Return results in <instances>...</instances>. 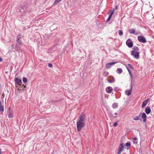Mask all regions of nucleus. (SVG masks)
Listing matches in <instances>:
<instances>
[{
  "instance_id": "obj_34",
  "label": "nucleus",
  "mask_w": 154,
  "mask_h": 154,
  "mask_svg": "<svg viewBox=\"0 0 154 154\" xmlns=\"http://www.w3.org/2000/svg\"><path fill=\"white\" fill-rule=\"evenodd\" d=\"M114 90L115 91H118V88L117 87H115Z\"/></svg>"
},
{
  "instance_id": "obj_36",
  "label": "nucleus",
  "mask_w": 154,
  "mask_h": 154,
  "mask_svg": "<svg viewBox=\"0 0 154 154\" xmlns=\"http://www.w3.org/2000/svg\"><path fill=\"white\" fill-rule=\"evenodd\" d=\"M115 9L116 10H117L118 9V6L117 5H116L115 8Z\"/></svg>"
},
{
  "instance_id": "obj_4",
  "label": "nucleus",
  "mask_w": 154,
  "mask_h": 154,
  "mask_svg": "<svg viewBox=\"0 0 154 154\" xmlns=\"http://www.w3.org/2000/svg\"><path fill=\"white\" fill-rule=\"evenodd\" d=\"M140 53L137 51H131V54L136 59H138L140 57Z\"/></svg>"
},
{
  "instance_id": "obj_17",
  "label": "nucleus",
  "mask_w": 154,
  "mask_h": 154,
  "mask_svg": "<svg viewBox=\"0 0 154 154\" xmlns=\"http://www.w3.org/2000/svg\"><path fill=\"white\" fill-rule=\"evenodd\" d=\"M8 117L9 118L11 119L13 117V113L11 111H9L8 112Z\"/></svg>"
},
{
  "instance_id": "obj_9",
  "label": "nucleus",
  "mask_w": 154,
  "mask_h": 154,
  "mask_svg": "<svg viewBox=\"0 0 154 154\" xmlns=\"http://www.w3.org/2000/svg\"><path fill=\"white\" fill-rule=\"evenodd\" d=\"M142 113L140 112L138 116H135L134 117L132 118L133 119L134 121H137L139 120L140 121L141 120V119H140V117L141 116Z\"/></svg>"
},
{
  "instance_id": "obj_10",
  "label": "nucleus",
  "mask_w": 154,
  "mask_h": 154,
  "mask_svg": "<svg viewBox=\"0 0 154 154\" xmlns=\"http://www.w3.org/2000/svg\"><path fill=\"white\" fill-rule=\"evenodd\" d=\"M15 83L17 85H20V83H22V80L21 79L17 78H15L14 79Z\"/></svg>"
},
{
  "instance_id": "obj_31",
  "label": "nucleus",
  "mask_w": 154,
  "mask_h": 154,
  "mask_svg": "<svg viewBox=\"0 0 154 154\" xmlns=\"http://www.w3.org/2000/svg\"><path fill=\"white\" fill-rule=\"evenodd\" d=\"M118 124L117 122H115L113 124V126L114 127H116L118 125Z\"/></svg>"
},
{
  "instance_id": "obj_33",
  "label": "nucleus",
  "mask_w": 154,
  "mask_h": 154,
  "mask_svg": "<svg viewBox=\"0 0 154 154\" xmlns=\"http://www.w3.org/2000/svg\"><path fill=\"white\" fill-rule=\"evenodd\" d=\"M48 66L50 67H52V64L51 63H48Z\"/></svg>"
},
{
  "instance_id": "obj_41",
  "label": "nucleus",
  "mask_w": 154,
  "mask_h": 154,
  "mask_svg": "<svg viewBox=\"0 0 154 154\" xmlns=\"http://www.w3.org/2000/svg\"><path fill=\"white\" fill-rule=\"evenodd\" d=\"M114 114H115L116 116V115L117 114V113H116H116H114Z\"/></svg>"
},
{
  "instance_id": "obj_46",
  "label": "nucleus",
  "mask_w": 154,
  "mask_h": 154,
  "mask_svg": "<svg viewBox=\"0 0 154 154\" xmlns=\"http://www.w3.org/2000/svg\"><path fill=\"white\" fill-rule=\"evenodd\" d=\"M123 154H125V153H123Z\"/></svg>"
},
{
  "instance_id": "obj_42",
  "label": "nucleus",
  "mask_w": 154,
  "mask_h": 154,
  "mask_svg": "<svg viewBox=\"0 0 154 154\" xmlns=\"http://www.w3.org/2000/svg\"><path fill=\"white\" fill-rule=\"evenodd\" d=\"M2 104V102L1 101H0V106H1V105Z\"/></svg>"
},
{
  "instance_id": "obj_3",
  "label": "nucleus",
  "mask_w": 154,
  "mask_h": 154,
  "mask_svg": "<svg viewBox=\"0 0 154 154\" xmlns=\"http://www.w3.org/2000/svg\"><path fill=\"white\" fill-rule=\"evenodd\" d=\"M124 148L126 149V148L125 147L124 143H120L118 149L117 154H121V153L123 151Z\"/></svg>"
},
{
  "instance_id": "obj_39",
  "label": "nucleus",
  "mask_w": 154,
  "mask_h": 154,
  "mask_svg": "<svg viewBox=\"0 0 154 154\" xmlns=\"http://www.w3.org/2000/svg\"><path fill=\"white\" fill-rule=\"evenodd\" d=\"M126 68H127V69L128 70H128H130L129 69H128V67H126Z\"/></svg>"
},
{
  "instance_id": "obj_35",
  "label": "nucleus",
  "mask_w": 154,
  "mask_h": 154,
  "mask_svg": "<svg viewBox=\"0 0 154 154\" xmlns=\"http://www.w3.org/2000/svg\"><path fill=\"white\" fill-rule=\"evenodd\" d=\"M133 139L134 140H137V138L136 137H133Z\"/></svg>"
},
{
  "instance_id": "obj_24",
  "label": "nucleus",
  "mask_w": 154,
  "mask_h": 154,
  "mask_svg": "<svg viewBox=\"0 0 154 154\" xmlns=\"http://www.w3.org/2000/svg\"><path fill=\"white\" fill-rule=\"evenodd\" d=\"M62 0H55L53 4L54 5H56L57 3L58 2H60Z\"/></svg>"
},
{
  "instance_id": "obj_5",
  "label": "nucleus",
  "mask_w": 154,
  "mask_h": 154,
  "mask_svg": "<svg viewBox=\"0 0 154 154\" xmlns=\"http://www.w3.org/2000/svg\"><path fill=\"white\" fill-rule=\"evenodd\" d=\"M138 41L140 42L145 43L146 41L145 38L143 36H139L137 37Z\"/></svg>"
},
{
  "instance_id": "obj_21",
  "label": "nucleus",
  "mask_w": 154,
  "mask_h": 154,
  "mask_svg": "<svg viewBox=\"0 0 154 154\" xmlns=\"http://www.w3.org/2000/svg\"><path fill=\"white\" fill-rule=\"evenodd\" d=\"M116 72L119 74H121L122 72V70L121 68H119L117 69Z\"/></svg>"
},
{
  "instance_id": "obj_30",
  "label": "nucleus",
  "mask_w": 154,
  "mask_h": 154,
  "mask_svg": "<svg viewBox=\"0 0 154 154\" xmlns=\"http://www.w3.org/2000/svg\"><path fill=\"white\" fill-rule=\"evenodd\" d=\"M110 11H111V13L109 16H110L111 17H112V14H113L114 13V9H113V10H110Z\"/></svg>"
},
{
  "instance_id": "obj_22",
  "label": "nucleus",
  "mask_w": 154,
  "mask_h": 154,
  "mask_svg": "<svg viewBox=\"0 0 154 154\" xmlns=\"http://www.w3.org/2000/svg\"><path fill=\"white\" fill-rule=\"evenodd\" d=\"M114 81V78L113 77H112L110 79L108 80V82L109 83H112Z\"/></svg>"
},
{
  "instance_id": "obj_1",
  "label": "nucleus",
  "mask_w": 154,
  "mask_h": 154,
  "mask_svg": "<svg viewBox=\"0 0 154 154\" xmlns=\"http://www.w3.org/2000/svg\"><path fill=\"white\" fill-rule=\"evenodd\" d=\"M86 117L85 114H82L78 119L77 122V128L78 131H80L85 126Z\"/></svg>"
},
{
  "instance_id": "obj_2",
  "label": "nucleus",
  "mask_w": 154,
  "mask_h": 154,
  "mask_svg": "<svg viewBox=\"0 0 154 154\" xmlns=\"http://www.w3.org/2000/svg\"><path fill=\"white\" fill-rule=\"evenodd\" d=\"M23 45H20L19 44H15V45L13 44L12 45V47L13 48L18 52H22L24 51L22 47Z\"/></svg>"
},
{
  "instance_id": "obj_27",
  "label": "nucleus",
  "mask_w": 154,
  "mask_h": 154,
  "mask_svg": "<svg viewBox=\"0 0 154 154\" xmlns=\"http://www.w3.org/2000/svg\"><path fill=\"white\" fill-rule=\"evenodd\" d=\"M4 110V106L2 105L0 106V111H3Z\"/></svg>"
},
{
  "instance_id": "obj_43",
  "label": "nucleus",
  "mask_w": 154,
  "mask_h": 154,
  "mask_svg": "<svg viewBox=\"0 0 154 154\" xmlns=\"http://www.w3.org/2000/svg\"><path fill=\"white\" fill-rule=\"evenodd\" d=\"M108 72H107V75H108Z\"/></svg>"
},
{
  "instance_id": "obj_38",
  "label": "nucleus",
  "mask_w": 154,
  "mask_h": 154,
  "mask_svg": "<svg viewBox=\"0 0 154 154\" xmlns=\"http://www.w3.org/2000/svg\"><path fill=\"white\" fill-rule=\"evenodd\" d=\"M46 41H45V42H44V43L43 44H42V45H45V44H46Z\"/></svg>"
},
{
  "instance_id": "obj_28",
  "label": "nucleus",
  "mask_w": 154,
  "mask_h": 154,
  "mask_svg": "<svg viewBox=\"0 0 154 154\" xmlns=\"http://www.w3.org/2000/svg\"><path fill=\"white\" fill-rule=\"evenodd\" d=\"M22 37V35L21 34L19 35L17 37V39H21L20 38Z\"/></svg>"
},
{
  "instance_id": "obj_18",
  "label": "nucleus",
  "mask_w": 154,
  "mask_h": 154,
  "mask_svg": "<svg viewBox=\"0 0 154 154\" xmlns=\"http://www.w3.org/2000/svg\"><path fill=\"white\" fill-rule=\"evenodd\" d=\"M133 50L132 51H137L138 52L139 51V49L138 48L137 46H134L132 48Z\"/></svg>"
},
{
  "instance_id": "obj_16",
  "label": "nucleus",
  "mask_w": 154,
  "mask_h": 154,
  "mask_svg": "<svg viewBox=\"0 0 154 154\" xmlns=\"http://www.w3.org/2000/svg\"><path fill=\"white\" fill-rule=\"evenodd\" d=\"M131 145V143L130 142L126 143L125 144V146L127 147V149H129Z\"/></svg>"
},
{
  "instance_id": "obj_15",
  "label": "nucleus",
  "mask_w": 154,
  "mask_h": 154,
  "mask_svg": "<svg viewBox=\"0 0 154 154\" xmlns=\"http://www.w3.org/2000/svg\"><path fill=\"white\" fill-rule=\"evenodd\" d=\"M16 44H19L20 45H24L23 43L22 42L21 39H17Z\"/></svg>"
},
{
  "instance_id": "obj_11",
  "label": "nucleus",
  "mask_w": 154,
  "mask_h": 154,
  "mask_svg": "<svg viewBox=\"0 0 154 154\" xmlns=\"http://www.w3.org/2000/svg\"><path fill=\"white\" fill-rule=\"evenodd\" d=\"M142 118L143 119V122H146V116L145 113L143 112L141 114Z\"/></svg>"
},
{
  "instance_id": "obj_29",
  "label": "nucleus",
  "mask_w": 154,
  "mask_h": 154,
  "mask_svg": "<svg viewBox=\"0 0 154 154\" xmlns=\"http://www.w3.org/2000/svg\"><path fill=\"white\" fill-rule=\"evenodd\" d=\"M128 66H129V67L131 69H134V67L132 66L131 64H128Z\"/></svg>"
},
{
  "instance_id": "obj_19",
  "label": "nucleus",
  "mask_w": 154,
  "mask_h": 154,
  "mask_svg": "<svg viewBox=\"0 0 154 154\" xmlns=\"http://www.w3.org/2000/svg\"><path fill=\"white\" fill-rule=\"evenodd\" d=\"M118 104L116 103H115L112 104V107L113 109H116L118 107Z\"/></svg>"
},
{
  "instance_id": "obj_44",
  "label": "nucleus",
  "mask_w": 154,
  "mask_h": 154,
  "mask_svg": "<svg viewBox=\"0 0 154 154\" xmlns=\"http://www.w3.org/2000/svg\"><path fill=\"white\" fill-rule=\"evenodd\" d=\"M26 87V85H25V86H24V88H25Z\"/></svg>"
},
{
  "instance_id": "obj_20",
  "label": "nucleus",
  "mask_w": 154,
  "mask_h": 154,
  "mask_svg": "<svg viewBox=\"0 0 154 154\" xmlns=\"http://www.w3.org/2000/svg\"><path fill=\"white\" fill-rule=\"evenodd\" d=\"M129 33L130 34H134L135 32V29H132L128 30Z\"/></svg>"
},
{
  "instance_id": "obj_26",
  "label": "nucleus",
  "mask_w": 154,
  "mask_h": 154,
  "mask_svg": "<svg viewBox=\"0 0 154 154\" xmlns=\"http://www.w3.org/2000/svg\"><path fill=\"white\" fill-rule=\"evenodd\" d=\"M23 81L24 83H26L27 81V79L26 78L24 77L23 78Z\"/></svg>"
},
{
  "instance_id": "obj_7",
  "label": "nucleus",
  "mask_w": 154,
  "mask_h": 154,
  "mask_svg": "<svg viewBox=\"0 0 154 154\" xmlns=\"http://www.w3.org/2000/svg\"><path fill=\"white\" fill-rule=\"evenodd\" d=\"M132 91V84L131 83V86L130 87L129 90H126L125 91V93L126 95H127L128 96H129L131 95V92Z\"/></svg>"
},
{
  "instance_id": "obj_25",
  "label": "nucleus",
  "mask_w": 154,
  "mask_h": 154,
  "mask_svg": "<svg viewBox=\"0 0 154 154\" xmlns=\"http://www.w3.org/2000/svg\"><path fill=\"white\" fill-rule=\"evenodd\" d=\"M128 72L129 75H130L131 79L132 80L133 77H132V74L130 70H128Z\"/></svg>"
},
{
  "instance_id": "obj_14",
  "label": "nucleus",
  "mask_w": 154,
  "mask_h": 154,
  "mask_svg": "<svg viewBox=\"0 0 154 154\" xmlns=\"http://www.w3.org/2000/svg\"><path fill=\"white\" fill-rule=\"evenodd\" d=\"M149 100V98L145 100L143 103L142 105V107H143L144 106H145L146 105V104L148 103V102Z\"/></svg>"
},
{
  "instance_id": "obj_12",
  "label": "nucleus",
  "mask_w": 154,
  "mask_h": 154,
  "mask_svg": "<svg viewBox=\"0 0 154 154\" xmlns=\"http://www.w3.org/2000/svg\"><path fill=\"white\" fill-rule=\"evenodd\" d=\"M113 90L112 87L109 86L107 87L106 89V92L108 93H110Z\"/></svg>"
},
{
  "instance_id": "obj_23",
  "label": "nucleus",
  "mask_w": 154,
  "mask_h": 154,
  "mask_svg": "<svg viewBox=\"0 0 154 154\" xmlns=\"http://www.w3.org/2000/svg\"><path fill=\"white\" fill-rule=\"evenodd\" d=\"M119 34L120 36L123 35V33L122 30H119Z\"/></svg>"
},
{
  "instance_id": "obj_32",
  "label": "nucleus",
  "mask_w": 154,
  "mask_h": 154,
  "mask_svg": "<svg viewBox=\"0 0 154 154\" xmlns=\"http://www.w3.org/2000/svg\"><path fill=\"white\" fill-rule=\"evenodd\" d=\"M111 17L110 16H109L108 19H107V20H106V21L107 22L109 21L110 20Z\"/></svg>"
},
{
  "instance_id": "obj_6",
  "label": "nucleus",
  "mask_w": 154,
  "mask_h": 154,
  "mask_svg": "<svg viewBox=\"0 0 154 154\" xmlns=\"http://www.w3.org/2000/svg\"><path fill=\"white\" fill-rule=\"evenodd\" d=\"M126 43L127 46L129 48H131L133 46V42L130 38H129L127 40L126 42Z\"/></svg>"
},
{
  "instance_id": "obj_8",
  "label": "nucleus",
  "mask_w": 154,
  "mask_h": 154,
  "mask_svg": "<svg viewBox=\"0 0 154 154\" xmlns=\"http://www.w3.org/2000/svg\"><path fill=\"white\" fill-rule=\"evenodd\" d=\"M117 63V62H112L108 63L106 65V67L107 69H109L112 66H113Z\"/></svg>"
},
{
  "instance_id": "obj_40",
  "label": "nucleus",
  "mask_w": 154,
  "mask_h": 154,
  "mask_svg": "<svg viewBox=\"0 0 154 154\" xmlns=\"http://www.w3.org/2000/svg\"><path fill=\"white\" fill-rule=\"evenodd\" d=\"M0 154H2L1 153V149L0 148Z\"/></svg>"
},
{
  "instance_id": "obj_13",
  "label": "nucleus",
  "mask_w": 154,
  "mask_h": 154,
  "mask_svg": "<svg viewBox=\"0 0 154 154\" xmlns=\"http://www.w3.org/2000/svg\"><path fill=\"white\" fill-rule=\"evenodd\" d=\"M151 111V109H150V107L148 106H147L145 109V112L147 114H148L150 113Z\"/></svg>"
},
{
  "instance_id": "obj_37",
  "label": "nucleus",
  "mask_w": 154,
  "mask_h": 154,
  "mask_svg": "<svg viewBox=\"0 0 154 154\" xmlns=\"http://www.w3.org/2000/svg\"><path fill=\"white\" fill-rule=\"evenodd\" d=\"M2 59L0 57V62L2 61Z\"/></svg>"
},
{
  "instance_id": "obj_45",
  "label": "nucleus",
  "mask_w": 154,
  "mask_h": 154,
  "mask_svg": "<svg viewBox=\"0 0 154 154\" xmlns=\"http://www.w3.org/2000/svg\"><path fill=\"white\" fill-rule=\"evenodd\" d=\"M116 117V116H114V117L115 118V117Z\"/></svg>"
}]
</instances>
